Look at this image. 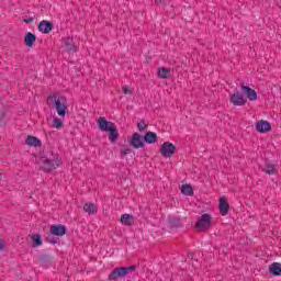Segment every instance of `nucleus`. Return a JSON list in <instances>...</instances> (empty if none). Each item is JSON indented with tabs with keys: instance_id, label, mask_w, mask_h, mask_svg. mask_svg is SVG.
<instances>
[{
	"instance_id": "obj_1",
	"label": "nucleus",
	"mask_w": 281,
	"mask_h": 281,
	"mask_svg": "<svg viewBox=\"0 0 281 281\" xmlns=\"http://www.w3.org/2000/svg\"><path fill=\"white\" fill-rule=\"evenodd\" d=\"M47 104L52 109H55L59 117H65L69 113V106H67V99L60 95L58 92H54L47 98Z\"/></svg>"
},
{
	"instance_id": "obj_2",
	"label": "nucleus",
	"mask_w": 281,
	"mask_h": 281,
	"mask_svg": "<svg viewBox=\"0 0 281 281\" xmlns=\"http://www.w3.org/2000/svg\"><path fill=\"white\" fill-rule=\"evenodd\" d=\"M37 165L40 167V170H43V172H52L56 170V168L60 167V159H58V157L52 159L41 157L37 161Z\"/></svg>"
},
{
	"instance_id": "obj_3",
	"label": "nucleus",
	"mask_w": 281,
	"mask_h": 281,
	"mask_svg": "<svg viewBox=\"0 0 281 281\" xmlns=\"http://www.w3.org/2000/svg\"><path fill=\"white\" fill-rule=\"evenodd\" d=\"M212 221L213 218L210 213L202 214L195 223V229L198 232H207V229H210V227L212 226Z\"/></svg>"
},
{
	"instance_id": "obj_4",
	"label": "nucleus",
	"mask_w": 281,
	"mask_h": 281,
	"mask_svg": "<svg viewBox=\"0 0 281 281\" xmlns=\"http://www.w3.org/2000/svg\"><path fill=\"white\" fill-rule=\"evenodd\" d=\"M136 269L137 268L135 266L116 268L110 273L109 280H120V278L128 276V273L135 271Z\"/></svg>"
},
{
	"instance_id": "obj_5",
	"label": "nucleus",
	"mask_w": 281,
	"mask_h": 281,
	"mask_svg": "<svg viewBox=\"0 0 281 281\" xmlns=\"http://www.w3.org/2000/svg\"><path fill=\"white\" fill-rule=\"evenodd\" d=\"M175 153H177V147L175 146V144H172L170 142H165L161 145L160 155H162L166 159L172 157V155H175Z\"/></svg>"
},
{
	"instance_id": "obj_6",
	"label": "nucleus",
	"mask_w": 281,
	"mask_h": 281,
	"mask_svg": "<svg viewBox=\"0 0 281 281\" xmlns=\"http://www.w3.org/2000/svg\"><path fill=\"white\" fill-rule=\"evenodd\" d=\"M231 103L234 104V106H245L247 104V99L240 91H236L231 95Z\"/></svg>"
},
{
	"instance_id": "obj_7",
	"label": "nucleus",
	"mask_w": 281,
	"mask_h": 281,
	"mask_svg": "<svg viewBox=\"0 0 281 281\" xmlns=\"http://www.w3.org/2000/svg\"><path fill=\"white\" fill-rule=\"evenodd\" d=\"M97 124L103 133H106L110 131V128L115 126V123L109 122L104 116H100L99 120L97 121Z\"/></svg>"
},
{
	"instance_id": "obj_8",
	"label": "nucleus",
	"mask_w": 281,
	"mask_h": 281,
	"mask_svg": "<svg viewBox=\"0 0 281 281\" xmlns=\"http://www.w3.org/2000/svg\"><path fill=\"white\" fill-rule=\"evenodd\" d=\"M130 145L132 146V148H136V149L144 148V146H145L144 138L138 133H134L130 140Z\"/></svg>"
},
{
	"instance_id": "obj_9",
	"label": "nucleus",
	"mask_w": 281,
	"mask_h": 281,
	"mask_svg": "<svg viewBox=\"0 0 281 281\" xmlns=\"http://www.w3.org/2000/svg\"><path fill=\"white\" fill-rule=\"evenodd\" d=\"M38 262L41 267L47 269V267H52V262H54V257L47 252H44L38 257Z\"/></svg>"
},
{
	"instance_id": "obj_10",
	"label": "nucleus",
	"mask_w": 281,
	"mask_h": 281,
	"mask_svg": "<svg viewBox=\"0 0 281 281\" xmlns=\"http://www.w3.org/2000/svg\"><path fill=\"white\" fill-rule=\"evenodd\" d=\"M241 90L247 95L248 100H258V92H256V90L251 89L249 86L241 83Z\"/></svg>"
},
{
	"instance_id": "obj_11",
	"label": "nucleus",
	"mask_w": 281,
	"mask_h": 281,
	"mask_svg": "<svg viewBox=\"0 0 281 281\" xmlns=\"http://www.w3.org/2000/svg\"><path fill=\"white\" fill-rule=\"evenodd\" d=\"M262 172H265L266 175H278V170H280V166L278 164H271V162H267L266 167L261 169Z\"/></svg>"
},
{
	"instance_id": "obj_12",
	"label": "nucleus",
	"mask_w": 281,
	"mask_h": 281,
	"mask_svg": "<svg viewBox=\"0 0 281 281\" xmlns=\"http://www.w3.org/2000/svg\"><path fill=\"white\" fill-rule=\"evenodd\" d=\"M256 128L258 133H269V131H271V123H269V121L261 120L256 123Z\"/></svg>"
},
{
	"instance_id": "obj_13",
	"label": "nucleus",
	"mask_w": 281,
	"mask_h": 281,
	"mask_svg": "<svg viewBox=\"0 0 281 281\" xmlns=\"http://www.w3.org/2000/svg\"><path fill=\"white\" fill-rule=\"evenodd\" d=\"M50 234L53 236H65L67 234V227L65 225H53L50 226Z\"/></svg>"
},
{
	"instance_id": "obj_14",
	"label": "nucleus",
	"mask_w": 281,
	"mask_h": 281,
	"mask_svg": "<svg viewBox=\"0 0 281 281\" xmlns=\"http://www.w3.org/2000/svg\"><path fill=\"white\" fill-rule=\"evenodd\" d=\"M108 133H109L108 137L111 144H115V142H117V139L120 138V132H117V126L114 125L110 127Z\"/></svg>"
},
{
	"instance_id": "obj_15",
	"label": "nucleus",
	"mask_w": 281,
	"mask_h": 281,
	"mask_svg": "<svg viewBox=\"0 0 281 281\" xmlns=\"http://www.w3.org/2000/svg\"><path fill=\"white\" fill-rule=\"evenodd\" d=\"M38 30L42 32V34H49L52 30H54V24L52 22L42 21L38 24Z\"/></svg>"
},
{
	"instance_id": "obj_16",
	"label": "nucleus",
	"mask_w": 281,
	"mask_h": 281,
	"mask_svg": "<svg viewBox=\"0 0 281 281\" xmlns=\"http://www.w3.org/2000/svg\"><path fill=\"white\" fill-rule=\"evenodd\" d=\"M220 213L225 216L229 213V203L225 198L220 199Z\"/></svg>"
},
{
	"instance_id": "obj_17",
	"label": "nucleus",
	"mask_w": 281,
	"mask_h": 281,
	"mask_svg": "<svg viewBox=\"0 0 281 281\" xmlns=\"http://www.w3.org/2000/svg\"><path fill=\"white\" fill-rule=\"evenodd\" d=\"M144 142L145 144H155L157 143V133L155 132H147L145 135H144Z\"/></svg>"
},
{
	"instance_id": "obj_18",
	"label": "nucleus",
	"mask_w": 281,
	"mask_h": 281,
	"mask_svg": "<svg viewBox=\"0 0 281 281\" xmlns=\"http://www.w3.org/2000/svg\"><path fill=\"white\" fill-rule=\"evenodd\" d=\"M121 223L131 227V225H134L135 223V217L132 214H123L121 216Z\"/></svg>"
},
{
	"instance_id": "obj_19",
	"label": "nucleus",
	"mask_w": 281,
	"mask_h": 281,
	"mask_svg": "<svg viewBox=\"0 0 281 281\" xmlns=\"http://www.w3.org/2000/svg\"><path fill=\"white\" fill-rule=\"evenodd\" d=\"M35 42H36V35L32 34L31 32L26 33L24 37V43L26 47H34Z\"/></svg>"
},
{
	"instance_id": "obj_20",
	"label": "nucleus",
	"mask_w": 281,
	"mask_h": 281,
	"mask_svg": "<svg viewBox=\"0 0 281 281\" xmlns=\"http://www.w3.org/2000/svg\"><path fill=\"white\" fill-rule=\"evenodd\" d=\"M269 271L272 273V276H281V263L280 262H273L269 266Z\"/></svg>"
},
{
	"instance_id": "obj_21",
	"label": "nucleus",
	"mask_w": 281,
	"mask_h": 281,
	"mask_svg": "<svg viewBox=\"0 0 281 281\" xmlns=\"http://www.w3.org/2000/svg\"><path fill=\"white\" fill-rule=\"evenodd\" d=\"M52 128H56L57 131L65 128V122L63 121V119H59L58 116L54 117Z\"/></svg>"
},
{
	"instance_id": "obj_22",
	"label": "nucleus",
	"mask_w": 281,
	"mask_h": 281,
	"mask_svg": "<svg viewBox=\"0 0 281 281\" xmlns=\"http://www.w3.org/2000/svg\"><path fill=\"white\" fill-rule=\"evenodd\" d=\"M168 225L170 229H178V227H181V220L179 217H170Z\"/></svg>"
},
{
	"instance_id": "obj_23",
	"label": "nucleus",
	"mask_w": 281,
	"mask_h": 281,
	"mask_svg": "<svg viewBox=\"0 0 281 281\" xmlns=\"http://www.w3.org/2000/svg\"><path fill=\"white\" fill-rule=\"evenodd\" d=\"M180 190L186 196H192L194 194V189L190 184H183Z\"/></svg>"
},
{
	"instance_id": "obj_24",
	"label": "nucleus",
	"mask_w": 281,
	"mask_h": 281,
	"mask_svg": "<svg viewBox=\"0 0 281 281\" xmlns=\"http://www.w3.org/2000/svg\"><path fill=\"white\" fill-rule=\"evenodd\" d=\"M65 45L68 52H78V46L74 43V38H67Z\"/></svg>"
},
{
	"instance_id": "obj_25",
	"label": "nucleus",
	"mask_w": 281,
	"mask_h": 281,
	"mask_svg": "<svg viewBox=\"0 0 281 281\" xmlns=\"http://www.w3.org/2000/svg\"><path fill=\"white\" fill-rule=\"evenodd\" d=\"M83 212H87V214H95V204L93 203H86L83 205Z\"/></svg>"
},
{
	"instance_id": "obj_26",
	"label": "nucleus",
	"mask_w": 281,
	"mask_h": 281,
	"mask_svg": "<svg viewBox=\"0 0 281 281\" xmlns=\"http://www.w3.org/2000/svg\"><path fill=\"white\" fill-rule=\"evenodd\" d=\"M168 74H170V69L168 68H160L158 70V76L159 78H162V80H166V78H168Z\"/></svg>"
},
{
	"instance_id": "obj_27",
	"label": "nucleus",
	"mask_w": 281,
	"mask_h": 281,
	"mask_svg": "<svg viewBox=\"0 0 281 281\" xmlns=\"http://www.w3.org/2000/svg\"><path fill=\"white\" fill-rule=\"evenodd\" d=\"M25 144H27V146H36V137L27 136V138L25 139Z\"/></svg>"
},
{
	"instance_id": "obj_28",
	"label": "nucleus",
	"mask_w": 281,
	"mask_h": 281,
	"mask_svg": "<svg viewBox=\"0 0 281 281\" xmlns=\"http://www.w3.org/2000/svg\"><path fill=\"white\" fill-rule=\"evenodd\" d=\"M137 128H138V131L142 133V131H146V130L148 128V125L146 124V122L140 121V122H138V124H137Z\"/></svg>"
},
{
	"instance_id": "obj_29",
	"label": "nucleus",
	"mask_w": 281,
	"mask_h": 281,
	"mask_svg": "<svg viewBox=\"0 0 281 281\" xmlns=\"http://www.w3.org/2000/svg\"><path fill=\"white\" fill-rule=\"evenodd\" d=\"M132 149L131 148H125L121 151L122 157H126V155H131Z\"/></svg>"
},
{
	"instance_id": "obj_30",
	"label": "nucleus",
	"mask_w": 281,
	"mask_h": 281,
	"mask_svg": "<svg viewBox=\"0 0 281 281\" xmlns=\"http://www.w3.org/2000/svg\"><path fill=\"white\" fill-rule=\"evenodd\" d=\"M40 245H43V237L41 235H36V247H40Z\"/></svg>"
},
{
	"instance_id": "obj_31",
	"label": "nucleus",
	"mask_w": 281,
	"mask_h": 281,
	"mask_svg": "<svg viewBox=\"0 0 281 281\" xmlns=\"http://www.w3.org/2000/svg\"><path fill=\"white\" fill-rule=\"evenodd\" d=\"M123 93L125 95H130L132 93L131 88H128L127 86L123 87Z\"/></svg>"
},
{
	"instance_id": "obj_32",
	"label": "nucleus",
	"mask_w": 281,
	"mask_h": 281,
	"mask_svg": "<svg viewBox=\"0 0 281 281\" xmlns=\"http://www.w3.org/2000/svg\"><path fill=\"white\" fill-rule=\"evenodd\" d=\"M48 243H50L52 245H58V243H60V239H48Z\"/></svg>"
},
{
	"instance_id": "obj_33",
	"label": "nucleus",
	"mask_w": 281,
	"mask_h": 281,
	"mask_svg": "<svg viewBox=\"0 0 281 281\" xmlns=\"http://www.w3.org/2000/svg\"><path fill=\"white\" fill-rule=\"evenodd\" d=\"M5 249V241H0V251H3Z\"/></svg>"
},
{
	"instance_id": "obj_34",
	"label": "nucleus",
	"mask_w": 281,
	"mask_h": 281,
	"mask_svg": "<svg viewBox=\"0 0 281 281\" xmlns=\"http://www.w3.org/2000/svg\"><path fill=\"white\" fill-rule=\"evenodd\" d=\"M31 238L33 240V247H36V235H32Z\"/></svg>"
},
{
	"instance_id": "obj_35",
	"label": "nucleus",
	"mask_w": 281,
	"mask_h": 281,
	"mask_svg": "<svg viewBox=\"0 0 281 281\" xmlns=\"http://www.w3.org/2000/svg\"><path fill=\"white\" fill-rule=\"evenodd\" d=\"M41 146H43V143L41 142V139L36 138V147L41 148Z\"/></svg>"
},
{
	"instance_id": "obj_36",
	"label": "nucleus",
	"mask_w": 281,
	"mask_h": 281,
	"mask_svg": "<svg viewBox=\"0 0 281 281\" xmlns=\"http://www.w3.org/2000/svg\"><path fill=\"white\" fill-rule=\"evenodd\" d=\"M188 258H189L190 260H194V252H189V254H188Z\"/></svg>"
},
{
	"instance_id": "obj_37",
	"label": "nucleus",
	"mask_w": 281,
	"mask_h": 281,
	"mask_svg": "<svg viewBox=\"0 0 281 281\" xmlns=\"http://www.w3.org/2000/svg\"><path fill=\"white\" fill-rule=\"evenodd\" d=\"M25 21V23H32V19H30V20H24Z\"/></svg>"
}]
</instances>
